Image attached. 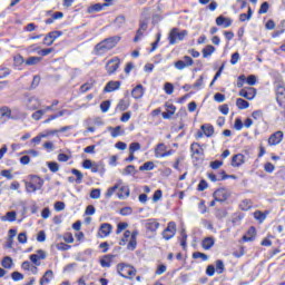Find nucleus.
<instances>
[{
    "label": "nucleus",
    "instance_id": "nucleus-23",
    "mask_svg": "<svg viewBox=\"0 0 285 285\" xmlns=\"http://www.w3.org/2000/svg\"><path fill=\"white\" fill-rule=\"evenodd\" d=\"M131 96L134 97V99H141L144 97V86L137 85L131 90Z\"/></svg>",
    "mask_w": 285,
    "mask_h": 285
},
{
    "label": "nucleus",
    "instance_id": "nucleus-24",
    "mask_svg": "<svg viewBox=\"0 0 285 285\" xmlns=\"http://www.w3.org/2000/svg\"><path fill=\"white\" fill-rule=\"evenodd\" d=\"M55 277V273L51 269L47 271L43 276L40 278V285H48L50 284V279Z\"/></svg>",
    "mask_w": 285,
    "mask_h": 285
},
{
    "label": "nucleus",
    "instance_id": "nucleus-6",
    "mask_svg": "<svg viewBox=\"0 0 285 285\" xmlns=\"http://www.w3.org/2000/svg\"><path fill=\"white\" fill-rule=\"evenodd\" d=\"M176 234L177 224H175V222H169L167 228L163 232L164 239L168 242L169 239H173V237H175Z\"/></svg>",
    "mask_w": 285,
    "mask_h": 285
},
{
    "label": "nucleus",
    "instance_id": "nucleus-5",
    "mask_svg": "<svg viewBox=\"0 0 285 285\" xmlns=\"http://www.w3.org/2000/svg\"><path fill=\"white\" fill-rule=\"evenodd\" d=\"M22 105L29 110H37L39 108V98L28 97V94H26L22 97Z\"/></svg>",
    "mask_w": 285,
    "mask_h": 285
},
{
    "label": "nucleus",
    "instance_id": "nucleus-18",
    "mask_svg": "<svg viewBox=\"0 0 285 285\" xmlns=\"http://www.w3.org/2000/svg\"><path fill=\"white\" fill-rule=\"evenodd\" d=\"M216 24L223 26V28H230L233 26V20L230 18L219 16L216 18Z\"/></svg>",
    "mask_w": 285,
    "mask_h": 285
},
{
    "label": "nucleus",
    "instance_id": "nucleus-53",
    "mask_svg": "<svg viewBox=\"0 0 285 285\" xmlns=\"http://www.w3.org/2000/svg\"><path fill=\"white\" fill-rule=\"evenodd\" d=\"M101 112H108L110 110V100H105L100 104Z\"/></svg>",
    "mask_w": 285,
    "mask_h": 285
},
{
    "label": "nucleus",
    "instance_id": "nucleus-59",
    "mask_svg": "<svg viewBox=\"0 0 285 285\" xmlns=\"http://www.w3.org/2000/svg\"><path fill=\"white\" fill-rule=\"evenodd\" d=\"M101 197V189H92L90 193L91 199H99Z\"/></svg>",
    "mask_w": 285,
    "mask_h": 285
},
{
    "label": "nucleus",
    "instance_id": "nucleus-7",
    "mask_svg": "<svg viewBox=\"0 0 285 285\" xmlns=\"http://www.w3.org/2000/svg\"><path fill=\"white\" fill-rule=\"evenodd\" d=\"M120 63H121V60L117 57L108 60V62L106 65V70L108 72V75H115V72H117V70H119Z\"/></svg>",
    "mask_w": 285,
    "mask_h": 285
},
{
    "label": "nucleus",
    "instance_id": "nucleus-9",
    "mask_svg": "<svg viewBox=\"0 0 285 285\" xmlns=\"http://www.w3.org/2000/svg\"><path fill=\"white\" fill-rule=\"evenodd\" d=\"M283 139H284V132L276 131L269 136L268 146H277L278 144H282Z\"/></svg>",
    "mask_w": 285,
    "mask_h": 285
},
{
    "label": "nucleus",
    "instance_id": "nucleus-44",
    "mask_svg": "<svg viewBox=\"0 0 285 285\" xmlns=\"http://www.w3.org/2000/svg\"><path fill=\"white\" fill-rule=\"evenodd\" d=\"M155 169V163L153 161H147L144 165H141L139 167V170L144 171V170H154Z\"/></svg>",
    "mask_w": 285,
    "mask_h": 285
},
{
    "label": "nucleus",
    "instance_id": "nucleus-21",
    "mask_svg": "<svg viewBox=\"0 0 285 285\" xmlns=\"http://www.w3.org/2000/svg\"><path fill=\"white\" fill-rule=\"evenodd\" d=\"M112 259H115V255L107 254L100 259V265L102 266V268H110Z\"/></svg>",
    "mask_w": 285,
    "mask_h": 285
},
{
    "label": "nucleus",
    "instance_id": "nucleus-64",
    "mask_svg": "<svg viewBox=\"0 0 285 285\" xmlns=\"http://www.w3.org/2000/svg\"><path fill=\"white\" fill-rule=\"evenodd\" d=\"M264 170H265V173H274L275 165H273L272 163H266L264 166Z\"/></svg>",
    "mask_w": 285,
    "mask_h": 285
},
{
    "label": "nucleus",
    "instance_id": "nucleus-2",
    "mask_svg": "<svg viewBox=\"0 0 285 285\" xmlns=\"http://www.w3.org/2000/svg\"><path fill=\"white\" fill-rule=\"evenodd\" d=\"M115 193H117L118 199H128V197H130V188H128L127 185H124V180L121 179H118L115 186L107 189L106 197H111Z\"/></svg>",
    "mask_w": 285,
    "mask_h": 285
},
{
    "label": "nucleus",
    "instance_id": "nucleus-34",
    "mask_svg": "<svg viewBox=\"0 0 285 285\" xmlns=\"http://www.w3.org/2000/svg\"><path fill=\"white\" fill-rule=\"evenodd\" d=\"M252 18H253V9H250V7H248L247 13L239 14V21L242 22L250 21Z\"/></svg>",
    "mask_w": 285,
    "mask_h": 285
},
{
    "label": "nucleus",
    "instance_id": "nucleus-33",
    "mask_svg": "<svg viewBox=\"0 0 285 285\" xmlns=\"http://www.w3.org/2000/svg\"><path fill=\"white\" fill-rule=\"evenodd\" d=\"M255 233H257L255 227H250L247 230V235L243 236V240L244 242H253V238L255 237Z\"/></svg>",
    "mask_w": 285,
    "mask_h": 285
},
{
    "label": "nucleus",
    "instance_id": "nucleus-63",
    "mask_svg": "<svg viewBox=\"0 0 285 285\" xmlns=\"http://www.w3.org/2000/svg\"><path fill=\"white\" fill-rule=\"evenodd\" d=\"M246 82L248 86H255V83H257V77H255V75H250L247 77Z\"/></svg>",
    "mask_w": 285,
    "mask_h": 285
},
{
    "label": "nucleus",
    "instance_id": "nucleus-54",
    "mask_svg": "<svg viewBox=\"0 0 285 285\" xmlns=\"http://www.w3.org/2000/svg\"><path fill=\"white\" fill-rule=\"evenodd\" d=\"M128 228V223H119L117 225L116 235H121L122 230H126Z\"/></svg>",
    "mask_w": 285,
    "mask_h": 285
},
{
    "label": "nucleus",
    "instance_id": "nucleus-1",
    "mask_svg": "<svg viewBox=\"0 0 285 285\" xmlns=\"http://www.w3.org/2000/svg\"><path fill=\"white\" fill-rule=\"evenodd\" d=\"M119 41H121L119 36L107 38L95 46L94 52L95 55H106V52L112 50V48H115Z\"/></svg>",
    "mask_w": 285,
    "mask_h": 285
},
{
    "label": "nucleus",
    "instance_id": "nucleus-32",
    "mask_svg": "<svg viewBox=\"0 0 285 285\" xmlns=\"http://www.w3.org/2000/svg\"><path fill=\"white\" fill-rule=\"evenodd\" d=\"M215 52V47L213 45H208L203 49L204 59H208Z\"/></svg>",
    "mask_w": 285,
    "mask_h": 285
},
{
    "label": "nucleus",
    "instance_id": "nucleus-56",
    "mask_svg": "<svg viewBox=\"0 0 285 285\" xmlns=\"http://www.w3.org/2000/svg\"><path fill=\"white\" fill-rule=\"evenodd\" d=\"M26 189L27 193H36V190H39L38 187L31 181L26 184Z\"/></svg>",
    "mask_w": 285,
    "mask_h": 285
},
{
    "label": "nucleus",
    "instance_id": "nucleus-47",
    "mask_svg": "<svg viewBox=\"0 0 285 285\" xmlns=\"http://www.w3.org/2000/svg\"><path fill=\"white\" fill-rule=\"evenodd\" d=\"M92 86H95V81L83 83L80 87V92H88V90H92Z\"/></svg>",
    "mask_w": 285,
    "mask_h": 285
},
{
    "label": "nucleus",
    "instance_id": "nucleus-39",
    "mask_svg": "<svg viewBox=\"0 0 285 285\" xmlns=\"http://www.w3.org/2000/svg\"><path fill=\"white\" fill-rule=\"evenodd\" d=\"M41 61V57L31 56L26 60L27 66H37Z\"/></svg>",
    "mask_w": 285,
    "mask_h": 285
},
{
    "label": "nucleus",
    "instance_id": "nucleus-57",
    "mask_svg": "<svg viewBox=\"0 0 285 285\" xmlns=\"http://www.w3.org/2000/svg\"><path fill=\"white\" fill-rule=\"evenodd\" d=\"M18 242L19 244H28V235L26 234V232L18 235Z\"/></svg>",
    "mask_w": 285,
    "mask_h": 285
},
{
    "label": "nucleus",
    "instance_id": "nucleus-41",
    "mask_svg": "<svg viewBox=\"0 0 285 285\" xmlns=\"http://www.w3.org/2000/svg\"><path fill=\"white\" fill-rule=\"evenodd\" d=\"M193 259H202L203 262H208V255H206L202 252H195L193 254Z\"/></svg>",
    "mask_w": 285,
    "mask_h": 285
},
{
    "label": "nucleus",
    "instance_id": "nucleus-4",
    "mask_svg": "<svg viewBox=\"0 0 285 285\" xmlns=\"http://www.w3.org/2000/svg\"><path fill=\"white\" fill-rule=\"evenodd\" d=\"M117 271L118 275H120V277H125V279H129L130 277H135V275H137V269H135V267L124 263L117 265Z\"/></svg>",
    "mask_w": 285,
    "mask_h": 285
},
{
    "label": "nucleus",
    "instance_id": "nucleus-42",
    "mask_svg": "<svg viewBox=\"0 0 285 285\" xmlns=\"http://www.w3.org/2000/svg\"><path fill=\"white\" fill-rule=\"evenodd\" d=\"M71 174L77 177L76 184H81V181H83V174H81V171H79L78 169H71Z\"/></svg>",
    "mask_w": 285,
    "mask_h": 285
},
{
    "label": "nucleus",
    "instance_id": "nucleus-46",
    "mask_svg": "<svg viewBox=\"0 0 285 285\" xmlns=\"http://www.w3.org/2000/svg\"><path fill=\"white\" fill-rule=\"evenodd\" d=\"M47 166L51 173H59V164L55 161L47 163Z\"/></svg>",
    "mask_w": 285,
    "mask_h": 285
},
{
    "label": "nucleus",
    "instance_id": "nucleus-16",
    "mask_svg": "<svg viewBox=\"0 0 285 285\" xmlns=\"http://www.w3.org/2000/svg\"><path fill=\"white\" fill-rule=\"evenodd\" d=\"M110 233H112V225L108 223H102L98 232L99 237H108Z\"/></svg>",
    "mask_w": 285,
    "mask_h": 285
},
{
    "label": "nucleus",
    "instance_id": "nucleus-27",
    "mask_svg": "<svg viewBox=\"0 0 285 285\" xmlns=\"http://www.w3.org/2000/svg\"><path fill=\"white\" fill-rule=\"evenodd\" d=\"M1 222H17V212H8L1 217Z\"/></svg>",
    "mask_w": 285,
    "mask_h": 285
},
{
    "label": "nucleus",
    "instance_id": "nucleus-11",
    "mask_svg": "<svg viewBox=\"0 0 285 285\" xmlns=\"http://www.w3.org/2000/svg\"><path fill=\"white\" fill-rule=\"evenodd\" d=\"M166 110L164 111L163 115V119H171L173 115H175L177 107H175V105H173V102H166L165 104Z\"/></svg>",
    "mask_w": 285,
    "mask_h": 285
},
{
    "label": "nucleus",
    "instance_id": "nucleus-14",
    "mask_svg": "<svg viewBox=\"0 0 285 285\" xmlns=\"http://www.w3.org/2000/svg\"><path fill=\"white\" fill-rule=\"evenodd\" d=\"M190 150L193 153V157L196 161H199V158L195 157V155H198V157H204V149L199 145V142H193L190 145Z\"/></svg>",
    "mask_w": 285,
    "mask_h": 285
},
{
    "label": "nucleus",
    "instance_id": "nucleus-12",
    "mask_svg": "<svg viewBox=\"0 0 285 285\" xmlns=\"http://www.w3.org/2000/svg\"><path fill=\"white\" fill-rule=\"evenodd\" d=\"M238 95L239 97H244V99L252 100V99H255V95H257V90L253 87H249L247 89H242Z\"/></svg>",
    "mask_w": 285,
    "mask_h": 285
},
{
    "label": "nucleus",
    "instance_id": "nucleus-10",
    "mask_svg": "<svg viewBox=\"0 0 285 285\" xmlns=\"http://www.w3.org/2000/svg\"><path fill=\"white\" fill-rule=\"evenodd\" d=\"M276 101L282 108H285V88H284V86H278L276 88Z\"/></svg>",
    "mask_w": 285,
    "mask_h": 285
},
{
    "label": "nucleus",
    "instance_id": "nucleus-60",
    "mask_svg": "<svg viewBox=\"0 0 285 285\" xmlns=\"http://www.w3.org/2000/svg\"><path fill=\"white\" fill-rule=\"evenodd\" d=\"M268 2H263L258 10V14H266V12H268Z\"/></svg>",
    "mask_w": 285,
    "mask_h": 285
},
{
    "label": "nucleus",
    "instance_id": "nucleus-40",
    "mask_svg": "<svg viewBox=\"0 0 285 285\" xmlns=\"http://www.w3.org/2000/svg\"><path fill=\"white\" fill-rule=\"evenodd\" d=\"M46 137H48V134H39L38 136H36L35 138L31 139L32 144H35V146H39V144H41L42 139H46Z\"/></svg>",
    "mask_w": 285,
    "mask_h": 285
},
{
    "label": "nucleus",
    "instance_id": "nucleus-25",
    "mask_svg": "<svg viewBox=\"0 0 285 285\" xmlns=\"http://www.w3.org/2000/svg\"><path fill=\"white\" fill-rule=\"evenodd\" d=\"M213 246H215V238L213 237H207L202 243V247L204 248V250H210Z\"/></svg>",
    "mask_w": 285,
    "mask_h": 285
},
{
    "label": "nucleus",
    "instance_id": "nucleus-50",
    "mask_svg": "<svg viewBox=\"0 0 285 285\" xmlns=\"http://www.w3.org/2000/svg\"><path fill=\"white\" fill-rule=\"evenodd\" d=\"M137 150H141V145L139 142H131L129 145V153L135 154Z\"/></svg>",
    "mask_w": 285,
    "mask_h": 285
},
{
    "label": "nucleus",
    "instance_id": "nucleus-26",
    "mask_svg": "<svg viewBox=\"0 0 285 285\" xmlns=\"http://www.w3.org/2000/svg\"><path fill=\"white\" fill-rule=\"evenodd\" d=\"M200 129L207 137H213V135H215V127H213L212 125H202Z\"/></svg>",
    "mask_w": 285,
    "mask_h": 285
},
{
    "label": "nucleus",
    "instance_id": "nucleus-51",
    "mask_svg": "<svg viewBox=\"0 0 285 285\" xmlns=\"http://www.w3.org/2000/svg\"><path fill=\"white\" fill-rule=\"evenodd\" d=\"M128 239H130V230H126L124 233V237L120 239L119 245L126 246V244L128 243Z\"/></svg>",
    "mask_w": 285,
    "mask_h": 285
},
{
    "label": "nucleus",
    "instance_id": "nucleus-13",
    "mask_svg": "<svg viewBox=\"0 0 285 285\" xmlns=\"http://www.w3.org/2000/svg\"><path fill=\"white\" fill-rule=\"evenodd\" d=\"M8 119H13L12 110H10L8 107H2L0 109V124H6Z\"/></svg>",
    "mask_w": 285,
    "mask_h": 285
},
{
    "label": "nucleus",
    "instance_id": "nucleus-61",
    "mask_svg": "<svg viewBox=\"0 0 285 285\" xmlns=\"http://www.w3.org/2000/svg\"><path fill=\"white\" fill-rule=\"evenodd\" d=\"M206 188H208V183L206 180H200L197 187V190H199L200 193H203V190H206Z\"/></svg>",
    "mask_w": 285,
    "mask_h": 285
},
{
    "label": "nucleus",
    "instance_id": "nucleus-20",
    "mask_svg": "<svg viewBox=\"0 0 285 285\" xmlns=\"http://www.w3.org/2000/svg\"><path fill=\"white\" fill-rule=\"evenodd\" d=\"M145 227L150 233H156V230L159 228V223L151 218L146 222Z\"/></svg>",
    "mask_w": 285,
    "mask_h": 285
},
{
    "label": "nucleus",
    "instance_id": "nucleus-22",
    "mask_svg": "<svg viewBox=\"0 0 285 285\" xmlns=\"http://www.w3.org/2000/svg\"><path fill=\"white\" fill-rule=\"evenodd\" d=\"M108 3H96V4H92L90 6L88 9H87V12L89 14H92L94 12H101V10H104V8H108Z\"/></svg>",
    "mask_w": 285,
    "mask_h": 285
},
{
    "label": "nucleus",
    "instance_id": "nucleus-35",
    "mask_svg": "<svg viewBox=\"0 0 285 285\" xmlns=\"http://www.w3.org/2000/svg\"><path fill=\"white\" fill-rule=\"evenodd\" d=\"M31 184L36 185L39 190L43 187V179L39 176H31Z\"/></svg>",
    "mask_w": 285,
    "mask_h": 285
},
{
    "label": "nucleus",
    "instance_id": "nucleus-15",
    "mask_svg": "<svg viewBox=\"0 0 285 285\" xmlns=\"http://www.w3.org/2000/svg\"><path fill=\"white\" fill-rule=\"evenodd\" d=\"M215 202H226L228 199V190L226 188H219L214 193Z\"/></svg>",
    "mask_w": 285,
    "mask_h": 285
},
{
    "label": "nucleus",
    "instance_id": "nucleus-38",
    "mask_svg": "<svg viewBox=\"0 0 285 285\" xmlns=\"http://www.w3.org/2000/svg\"><path fill=\"white\" fill-rule=\"evenodd\" d=\"M224 271H226V266L224 265V261L217 259L216 261V273L218 275H222V273H224Z\"/></svg>",
    "mask_w": 285,
    "mask_h": 285
},
{
    "label": "nucleus",
    "instance_id": "nucleus-43",
    "mask_svg": "<svg viewBox=\"0 0 285 285\" xmlns=\"http://www.w3.org/2000/svg\"><path fill=\"white\" fill-rule=\"evenodd\" d=\"M2 267L3 268H12V257L10 256H6L3 259H2Z\"/></svg>",
    "mask_w": 285,
    "mask_h": 285
},
{
    "label": "nucleus",
    "instance_id": "nucleus-19",
    "mask_svg": "<svg viewBox=\"0 0 285 285\" xmlns=\"http://www.w3.org/2000/svg\"><path fill=\"white\" fill-rule=\"evenodd\" d=\"M245 157H244V154H236L233 156L232 158V166L234 168H239V166H242L244 164V160Z\"/></svg>",
    "mask_w": 285,
    "mask_h": 285
},
{
    "label": "nucleus",
    "instance_id": "nucleus-62",
    "mask_svg": "<svg viewBox=\"0 0 285 285\" xmlns=\"http://www.w3.org/2000/svg\"><path fill=\"white\" fill-rule=\"evenodd\" d=\"M163 195L164 194H163L161 189L156 190L153 196V202H155V203L159 202V199H161Z\"/></svg>",
    "mask_w": 285,
    "mask_h": 285
},
{
    "label": "nucleus",
    "instance_id": "nucleus-36",
    "mask_svg": "<svg viewBox=\"0 0 285 285\" xmlns=\"http://www.w3.org/2000/svg\"><path fill=\"white\" fill-rule=\"evenodd\" d=\"M188 240V234H186V229L180 230V246L186 249L187 242Z\"/></svg>",
    "mask_w": 285,
    "mask_h": 285
},
{
    "label": "nucleus",
    "instance_id": "nucleus-45",
    "mask_svg": "<svg viewBox=\"0 0 285 285\" xmlns=\"http://www.w3.org/2000/svg\"><path fill=\"white\" fill-rule=\"evenodd\" d=\"M45 114H46V109H39L36 112H33L31 117L32 119H35V121H39V119H41Z\"/></svg>",
    "mask_w": 285,
    "mask_h": 285
},
{
    "label": "nucleus",
    "instance_id": "nucleus-55",
    "mask_svg": "<svg viewBox=\"0 0 285 285\" xmlns=\"http://www.w3.org/2000/svg\"><path fill=\"white\" fill-rule=\"evenodd\" d=\"M55 210H57V213H61V210H66V203L56 202L55 203Z\"/></svg>",
    "mask_w": 285,
    "mask_h": 285
},
{
    "label": "nucleus",
    "instance_id": "nucleus-37",
    "mask_svg": "<svg viewBox=\"0 0 285 285\" xmlns=\"http://www.w3.org/2000/svg\"><path fill=\"white\" fill-rule=\"evenodd\" d=\"M122 175L128 176V175H137V169L135 168L134 165H128L124 170Z\"/></svg>",
    "mask_w": 285,
    "mask_h": 285
},
{
    "label": "nucleus",
    "instance_id": "nucleus-3",
    "mask_svg": "<svg viewBox=\"0 0 285 285\" xmlns=\"http://www.w3.org/2000/svg\"><path fill=\"white\" fill-rule=\"evenodd\" d=\"M186 37H188L187 30L179 31V28H173L168 35L169 45L175 46L177 41H184Z\"/></svg>",
    "mask_w": 285,
    "mask_h": 285
},
{
    "label": "nucleus",
    "instance_id": "nucleus-52",
    "mask_svg": "<svg viewBox=\"0 0 285 285\" xmlns=\"http://www.w3.org/2000/svg\"><path fill=\"white\" fill-rule=\"evenodd\" d=\"M23 57L21 55L14 56L13 58V63L17 68H19V66H23Z\"/></svg>",
    "mask_w": 285,
    "mask_h": 285
},
{
    "label": "nucleus",
    "instance_id": "nucleus-49",
    "mask_svg": "<svg viewBox=\"0 0 285 285\" xmlns=\"http://www.w3.org/2000/svg\"><path fill=\"white\" fill-rule=\"evenodd\" d=\"M164 90L166 95H173V92H175V86H173V83L170 82H166L164 86Z\"/></svg>",
    "mask_w": 285,
    "mask_h": 285
},
{
    "label": "nucleus",
    "instance_id": "nucleus-58",
    "mask_svg": "<svg viewBox=\"0 0 285 285\" xmlns=\"http://www.w3.org/2000/svg\"><path fill=\"white\" fill-rule=\"evenodd\" d=\"M11 279H13V282H21V279H23V274L19 272H13L11 274Z\"/></svg>",
    "mask_w": 285,
    "mask_h": 285
},
{
    "label": "nucleus",
    "instance_id": "nucleus-29",
    "mask_svg": "<svg viewBox=\"0 0 285 285\" xmlns=\"http://www.w3.org/2000/svg\"><path fill=\"white\" fill-rule=\"evenodd\" d=\"M236 106L239 110H246V108H248L250 104L243 98H238L236 99Z\"/></svg>",
    "mask_w": 285,
    "mask_h": 285
},
{
    "label": "nucleus",
    "instance_id": "nucleus-30",
    "mask_svg": "<svg viewBox=\"0 0 285 285\" xmlns=\"http://www.w3.org/2000/svg\"><path fill=\"white\" fill-rule=\"evenodd\" d=\"M165 150H166V145L164 142L158 144L155 149V157L157 159H161V156H159V155H164Z\"/></svg>",
    "mask_w": 285,
    "mask_h": 285
},
{
    "label": "nucleus",
    "instance_id": "nucleus-28",
    "mask_svg": "<svg viewBox=\"0 0 285 285\" xmlns=\"http://www.w3.org/2000/svg\"><path fill=\"white\" fill-rule=\"evenodd\" d=\"M266 215H268V212L262 213L261 210H256L254 213V218L256 222H259V224H263L266 220Z\"/></svg>",
    "mask_w": 285,
    "mask_h": 285
},
{
    "label": "nucleus",
    "instance_id": "nucleus-17",
    "mask_svg": "<svg viewBox=\"0 0 285 285\" xmlns=\"http://www.w3.org/2000/svg\"><path fill=\"white\" fill-rule=\"evenodd\" d=\"M121 88V81H109L104 88V92H115V90H119Z\"/></svg>",
    "mask_w": 285,
    "mask_h": 285
},
{
    "label": "nucleus",
    "instance_id": "nucleus-8",
    "mask_svg": "<svg viewBox=\"0 0 285 285\" xmlns=\"http://www.w3.org/2000/svg\"><path fill=\"white\" fill-rule=\"evenodd\" d=\"M62 35H63L62 31H51V32H49L43 39V45L45 46H52L55 43V41H57V39H59V37H61Z\"/></svg>",
    "mask_w": 285,
    "mask_h": 285
},
{
    "label": "nucleus",
    "instance_id": "nucleus-48",
    "mask_svg": "<svg viewBox=\"0 0 285 285\" xmlns=\"http://www.w3.org/2000/svg\"><path fill=\"white\" fill-rule=\"evenodd\" d=\"M239 206L240 210H250V208H253V203H250V200H243Z\"/></svg>",
    "mask_w": 285,
    "mask_h": 285
},
{
    "label": "nucleus",
    "instance_id": "nucleus-31",
    "mask_svg": "<svg viewBox=\"0 0 285 285\" xmlns=\"http://www.w3.org/2000/svg\"><path fill=\"white\" fill-rule=\"evenodd\" d=\"M108 130L111 132V137L116 139V137H120V135H124V130H121V126H117L116 128L108 127Z\"/></svg>",
    "mask_w": 285,
    "mask_h": 285
}]
</instances>
